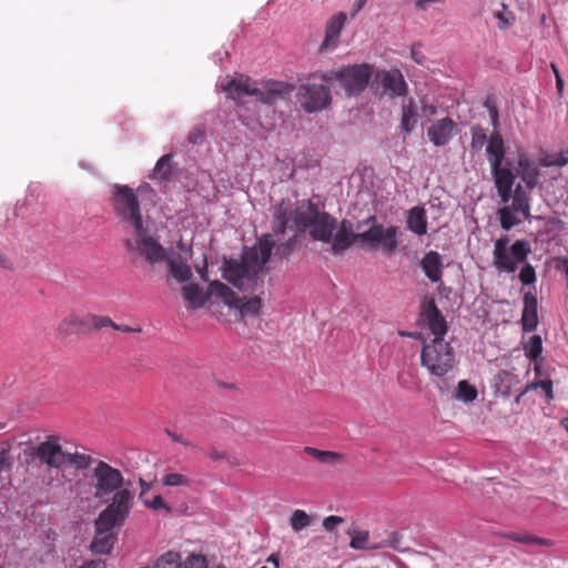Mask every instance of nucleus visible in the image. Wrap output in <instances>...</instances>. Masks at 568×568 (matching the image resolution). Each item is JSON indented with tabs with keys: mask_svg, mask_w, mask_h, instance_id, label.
Segmentation results:
<instances>
[{
	"mask_svg": "<svg viewBox=\"0 0 568 568\" xmlns=\"http://www.w3.org/2000/svg\"><path fill=\"white\" fill-rule=\"evenodd\" d=\"M422 113L426 118L434 116L437 113V108L433 104L424 103L422 106Z\"/></svg>",
	"mask_w": 568,
	"mask_h": 568,
	"instance_id": "bf43d9fd",
	"label": "nucleus"
},
{
	"mask_svg": "<svg viewBox=\"0 0 568 568\" xmlns=\"http://www.w3.org/2000/svg\"><path fill=\"white\" fill-rule=\"evenodd\" d=\"M367 222H372L371 227L362 233H357L358 242L365 243L374 248H382L387 254H393L397 246L398 227L390 225L385 227L377 223L375 216H369Z\"/></svg>",
	"mask_w": 568,
	"mask_h": 568,
	"instance_id": "9d476101",
	"label": "nucleus"
},
{
	"mask_svg": "<svg viewBox=\"0 0 568 568\" xmlns=\"http://www.w3.org/2000/svg\"><path fill=\"white\" fill-rule=\"evenodd\" d=\"M175 171L176 168L173 163V155L164 154L158 160L150 174V179L158 182H169L175 176Z\"/></svg>",
	"mask_w": 568,
	"mask_h": 568,
	"instance_id": "a878e982",
	"label": "nucleus"
},
{
	"mask_svg": "<svg viewBox=\"0 0 568 568\" xmlns=\"http://www.w3.org/2000/svg\"><path fill=\"white\" fill-rule=\"evenodd\" d=\"M501 202L507 203L511 199L513 189H497Z\"/></svg>",
	"mask_w": 568,
	"mask_h": 568,
	"instance_id": "052dcab7",
	"label": "nucleus"
},
{
	"mask_svg": "<svg viewBox=\"0 0 568 568\" xmlns=\"http://www.w3.org/2000/svg\"><path fill=\"white\" fill-rule=\"evenodd\" d=\"M505 154L504 139L498 131H495L490 134L486 146V155L490 163V168L495 166L497 169V166L503 165Z\"/></svg>",
	"mask_w": 568,
	"mask_h": 568,
	"instance_id": "b1692460",
	"label": "nucleus"
},
{
	"mask_svg": "<svg viewBox=\"0 0 568 568\" xmlns=\"http://www.w3.org/2000/svg\"><path fill=\"white\" fill-rule=\"evenodd\" d=\"M205 139V126L203 124L195 125L187 135L191 144H201Z\"/></svg>",
	"mask_w": 568,
	"mask_h": 568,
	"instance_id": "8fccbe9b",
	"label": "nucleus"
},
{
	"mask_svg": "<svg viewBox=\"0 0 568 568\" xmlns=\"http://www.w3.org/2000/svg\"><path fill=\"white\" fill-rule=\"evenodd\" d=\"M510 209H513L517 213H521L526 220L531 219L530 197L521 185H518L515 189Z\"/></svg>",
	"mask_w": 568,
	"mask_h": 568,
	"instance_id": "c85d7f7f",
	"label": "nucleus"
},
{
	"mask_svg": "<svg viewBox=\"0 0 568 568\" xmlns=\"http://www.w3.org/2000/svg\"><path fill=\"white\" fill-rule=\"evenodd\" d=\"M416 123L417 114L415 111V103L413 99H408L402 106L400 130L408 134L413 131Z\"/></svg>",
	"mask_w": 568,
	"mask_h": 568,
	"instance_id": "c756f323",
	"label": "nucleus"
},
{
	"mask_svg": "<svg viewBox=\"0 0 568 568\" xmlns=\"http://www.w3.org/2000/svg\"><path fill=\"white\" fill-rule=\"evenodd\" d=\"M346 19V13L338 12L326 22L325 37L318 48L320 53H324L337 48L339 43V36L345 26Z\"/></svg>",
	"mask_w": 568,
	"mask_h": 568,
	"instance_id": "4468645a",
	"label": "nucleus"
},
{
	"mask_svg": "<svg viewBox=\"0 0 568 568\" xmlns=\"http://www.w3.org/2000/svg\"><path fill=\"white\" fill-rule=\"evenodd\" d=\"M28 465L38 463L49 469H64L73 467L75 470H84L91 467L93 458L80 452L63 449L62 438L59 435H47L43 440L30 445L24 449Z\"/></svg>",
	"mask_w": 568,
	"mask_h": 568,
	"instance_id": "7ed1b4c3",
	"label": "nucleus"
},
{
	"mask_svg": "<svg viewBox=\"0 0 568 568\" xmlns=\"http://www.w3.org/2000/svg\"><path fill=\"white\" fill-rule=\"evenodd\" d=\"M89 332L88 316L81 317L74 313L68 314L58 325V333L63 337Z\"/></svg>",
	"mask_w": 568,
	"mask_h": 568,
	"instance_id": "a211bd4d",
	"label": "nucleus"
},
{
	"mask_svg": "<svg viewBox=\"0 0 568 568\" xmlns=\"http://www.w3.org/2000/svg\"><path fill=\"white\" fill-rule=\"evenodd\" d=\"M470 133H471V141H470L471 150H474V151L481 150L484 144L487 141L486 130L483 126L476 124V125L471 126Z\"/></svg>",
	"mask_w": 568,
	"mask_h": 568,
	"instance_id": "4c0bfd02",
	"label": "nucleus"
},
{
	"mask_svg": "<svg viewBox=\"0 0 568 568\" xmlns=\"http://www.w3.org/2000/svg\"><path fill=\"white\" fill-rule=\"evenodd\" d=\"M407 229L419 236L427 233V214L423 206H414L408 211Z\"/></svg>",
	"mask_w": 568,
	"mask_h": 568,
	"instance_id": "cd10ccee",
	"label": "nucleus"
},
{
	"mask_svg": "<svg viewBox=\"0 0 568 568\" xmlns=\"http://www.w3.org/2000/svg\"><path fill=\"white\" fill-rule=\"evenodd\" d=\"M525 355L536 362L542 352V339L539 335H532L527 343L524 344Z\"/></svg>",
	"mask_w": 568,
	"mask_h": 568,
	"instance_id": "f704fd0d",
	"label": "nucleus"
},
{
	"mask_svg": "<svg viewBox=\"0 0 568 568\" xmlns=\"http://www.w3.org/2000/svg\"><path fill=\"white\" fill-rule=\"evenodd\" d=\"M166 434L175 443H180V444H182L185 447L196 448L195 446L192 445V443L190 440L184 439L181 435H179L176 433L166 430Z\"/></svg>",
	"mask_w": 568,
	"mask_h": 568,
	"instance_id": "13d9d810",
	"label": "nucleus"
},
{
	"mask_svg": "<svg viewBox=\"0 0 568 568\" xmlns=\"http://www.w3.org/2000/svg\"><path fill=\"white\" fill-rule=\"evenodd\" d=\"M498 216L500 221V226L505 231L511 230L514 226L520 224V219L515 215V211L509 206H504L498 210Z\"/></svg>",
	"mask_w": 568,
	"mask_h": 568,
	"instance_id": "e433bc0d",
	"label": "nucleus"
},
{
	"mask_svg": "<svg viewBox=\"0 0 568 568\" xmlns=\"http://www.w3.org/2000/svg\"><path fill=\"white\" fill-rule=\"evenodd\" d=\"M491 174L494 176L496 189H513L515 182V175L513 172L503 168V165L491 168Z\"/></svg>",
	"mask_w": 568,
	"mask_h": 568,
	"instance_id": "7c9ffc66",
	"label": "nucleus"
},
{
	"mask_svg": "<svg viewBox=\"0 0 568 568\" xmlns=\"http://www.w3.org/2000/svg\"><path fill=\"white\" fill-rule=\"evenodd\" d=\"M91 469L90 485L93 488V496L99 500H110L113 503L115 496L120 493H129V513H131L134 494L128 487H124V476L118 468L112 467L104 460H94Z\"/></svg>",
	"mask_w": 568,
	"mask_h": 568,
	"instance_id": "423d86ee",
	"label": "nucleus"
},
{
	"mask_svg": "<svg viewBox=\"0 0 568 568\" xmlns=\"http://www.w3.org/2000/svg\"><path fill=\"white\" fill-rule=\"evenodd\" d=\"M509 237L503 236L495 241L493 251V265L499 272L514 273L520 263L526 262L531 253V245L527 240H516L510 247Z\"/></svg>",
	"mask_w": 568,
	"mask_h": 568,
	"instance_id": "6e6552de",
	"label": "nucleus"
},
{
	"mask_svg": "<svg viewBox=\"0 0 568 568\" xmlns=\"http://www.w3.org/2000/svg\"><path fill=\"white\" fill-rule=\"evenodd\" d=\"M510 538L513 540L519 541L521 544H539V545H546L547 542L540 538L530 536V535H518V534H511Z\"/></svg>",
	"mask_w": 568,
	"mask_h": 568,
	"instance_id": "864d4df0",
	"label": "nucleus"
},
{
	"mask_svg": "<svg viewBox=\"0 0 568 568\" xmlns=\"http://www.w3.org/2000/svg\"><path fill=\"white\" fill-rule=\"evenodd\" d=\"M373 67L368 63L353 64L331 73H322L320 79L329 82L336 79L347 95H358L368 85Z\"/></svg>",
	"mask_w": 568,
	"mask_h": 568,
	"instance_id": "1a4fd4ad",
	"label": "nucleus"
},
{
	"mask_svg": "<svg viewBox=\"0 0 568 568\" xmlns=\"http://www.w3.org/2000/svg\"><path fill=\"white\" fill-rule=\"evenodd\" d=\"M485 106L488 109L491 125L494 126V129H497L499 126L498 109L489 100L485 102Z\"/></svg>",
	"mask_w": 568,
	"mask_h": 568,
	"instance_id": "5fc2aeb1",
	"label": "nucleus"
},
{
	"mask_svg": "<svg viewBox=\"0 0 568 568\" xmlns=\"http://www.w3.org/2000/svg\"><path fill=\"white\" fill-rule=\"evenodd\" d=\"M197 273L201 277V280H203L204 282H209V275H207V265L206 263L204 264L203 267H197Z\"/></svg>",
	"mask_w": 568,
	"mask_h": 568,
	"instance_id": "774afa93",
	"label": "nucleus"
},
{
	"mask_svg": "<svg viewBox=\"0 0 568 568\" xmlns=\"http://www.w3.org/2000/svg\"><path fill=\"white\" fill-rule=\"evenodd\" d=\"M161 481L168 487H190L192 483L191 478L181 473H165Z\"/></svg>",
	"mask_w": 568,
	"mask_h": 568,
	"instance_id": "c9c22d12",
	"label": "nucleus"
},
{
	"mask_svg": "<svg viewBox=\"0 0 568 568\" xmlns=\"http://www.w3.org/2000/svg\"><path fill=\"white\" fill-rule=\"evenodd\" d=\"M287 223L284 220H273V232L264 234L257 244L244 254L241 261H225L223 278L240 290H246L254 285L277 243V239L274 237L285 233Z\"/></svg>",
	"mask_w": 568,
	"mask_h": 568,
	"instance_id": "f03ea898",
	"label": "nucleus"
},
{
	"mask_svg": "<svg viewBox=\"0 0 568 568\" xmlns=\"http://www.w3.org/2000/svg\"><path fill=\"white\" fill-rule=\"evenodd\" d=\"M113 329L125 332V333H131V332L140 333L141 332V328H139V327L138 328H133V327H130L128 325L116 324V323H114Z\"/></svg>",
	"mask_w": 568,
	"mask_h": 568,
	"instance_id": "e2e57ef3",
	"label": "nucleus"
},
{
	"mask_svg": "<svg viewBox=\"0 0 568 568\" xmlns=\"http://www.w3.org/2000/svg\"><path fill=\"white\" fill-rule=\"evenodd\" d=\"M179 568H206V558L200 554H191L184 561L179 560Z\"/></svg>",
	"mask_w": 568,
	"mask_h": 568,
	"instance_id": "a19ab883",
	"label": "nucleus"
},
{
	"mask_svg": "<svg viewBox=\"0 0 568 568\" xmlns=\"http://www.w3.org/2000/svg\"><path fill=\"white\" fill-rule=\"evenodd\" d=\"M111 205L116 217L132 227V235L124 240L125 248L130 253L143 257L146 262L163 258L161 243L144 226L141 204L135 191L129 185L114 184Z\"/></svg>",
	"mask_w": 568,
	"mask_h": 568,
	"instance_id": "f257e3e1",
	"label": "nucleus"
},
{
	"mask_svg": "<svg viewBox=\"0 0 568 568\" xmlns=\"http://www.w3.org/2000/svg\"><path fill=\"white\" fill-rule=\"evenodd\" d=\"M420 267L430 282L438 283L442 281L444 264L438 252L429 251L425 253L420 261Z\"/></svg>",
	"mask_w": 568,
	"mask_h": 568,
	"instance_id": "aec40b11",
	"label": "nucleus"
},
{
	"mask_svg": "<svg viewBox=\"0 0 568 568\" xmlns=\"http://www.w3.org/2000/svg\"><path fill=\"white\" fill-rule=\"evenodd\" d=\"M182 293L191 308L202 307L211 296H215V294L210 293V286L207 287V293L204 294L202 287L194 283L183 286Z\"/></svg>",
	"mask_w": 568,
	"mask_h": 568,
	"instance_id": "bb28decb",
	"label": "nucleus"
},
{
	"mask_svg": "<svg viewBox=\"0 0 568 568\" xmlns=\"http://www.w3.org/2000/svg\"><path fill=\"white\" fill-rule=\"evenodd\" d=\"M457 133V124L448 116L435 121L427 130L429 141L436 146L446 145Z\"/></svg>",
	"mask_w": 568,
	"mask_h": 568,
	"instance_id": "2eb2a0df",
	"label": "nucleus"
},
{
	"mask_svg": "<svg viewBox=\"0 0 568 568\" xmlns=\"http://www.w3.org/2000/svg\"><path fill=\"white\" fill-rule=\"evenodd\" d=\"M519 168L521 169L523 180L529 187H534L539 176L538 169L531 165L530 161L527 159L519 160Z\"/></svg>",
	"mask_w": 568,
	"mask_h": 568,
	"instance_id": "473e14b6",
	"label": "nucleus"
},
{
	"mask_svg": "<svg viewBox=\"0 0 568 568\" xmlns=\"http://www.w3.org/2000/svg\"><path fill=\"white\" fill-rule=\"evenodd\" d=\"M537 387L541 388V390L545 392L548 400H551L554 398L552 382L550 379L532 382L526 386V390H530Z\"/></svg>",
	"mask_w": 568,
	"mask_h": 568,
	"instance_id": "09e8293b",
	"label": "nucleus"
},
{
	"mask_svg": "<svg viewBox=\"0 0 568 568\" xmlns=\"http://www.w3.org/2000/svg\"><path fill=\"white\" fill-rule=\"evenodd\" d=\"M293 215L292 205L290 201H281V203L274 209L273 220L290 221Z\"/></svg>",
	"mask_w": 568,
	"mask_h": 568,
	"instance_id": "c03bdc74",
	"label": "nucleus"
},
{
	"mask_svg": "<svg viewBox=\"0 0 568 568\" xmlns=\"http://www.w3.org/2000/svg\"><path fill=\"white\" fill-rule=\"evenodd\" d=\"M144 505L149 508H152L154 510L164 509L168 513L172 511V507L169 506L162 496L158 495L155 496L151 501L143 500Z\"/></svg>",
	"mask_w": 568,
	"mask_h": 568,
	"instance_id": "3c124183",
	"label": "nucleus"
},
{
	"mask_svg": "<svg viewBox=\"0 0 568 568\" xmlns=\"http://www.w3.org/2000/svg\"><path fill=\"white\" fill-rule=\"evenodd\" d=\"M221 89L229 99L240 102L246 95L255 97L263 104L273 105L294 90V85L276 80H265L252 83L250 77L239 74L235 78H226L221 83Z\"/></svg>",
	"mask_w": 568,
	"mask_h": 568,
	"instance_id": "39448f33",
	"label": "nucleus"
},
{
	"mask_svg": "<svg viewBox=\"0 0 568 568\" xmlns=\"http://www.w3.org/2000/svg\"><path fill=\"white\" fill-rule=\"evenodd\" d=\"M207 457L214 462L227 459V454L225 452H221L215 447H210L207 453Z\"/></svg>",
	"mask_w": 568,
	"mask_h": 568,
	"instance_id": "4d7b16f0",
	"label": "nucleus"
},
{
	"mask_svg": "<svg viewBox=\"0 0 568 568\" xmlns=\"http://www.w3.org/2000/svg\"><path fill=\"white\" fill-rule=\"evenodd\" d=\"M80 568H105V562L103 560H91L83 564Z\"/></svg>",
	"mask_w": 568,
	"mask_h": 568,
	"instance_id": "680f3d73",
	"label": "nucleus"
},
{
	"mask_svg": "<svg viewBox=\"0 0 568 568\" xmlns=\"http://www.w3.org/2000/svg\"><path fill=\"white\" fill-rule=\"evenodd\" d=\"M371 89L375 95L394 99L406 95L407 83L398 69L379 70L373 77Z\"/></svg>",
	"mask_w": 568,
	"mask_h": 568,
	"instance_id": "f8f14e48",
	"label": "nucleus"
},
{
	"mask_svg": "<svg viewBox=\"0 0 568 568\" xmlns=\"http://www.w3.org/2000/svg\"><path fill=\"white\" fill-rule=\"evenodd\" d=\"M12 468V456L9 449L0 450V475Z\"/></svg>",
	"mask_w": 568,
	"mask_h": 568,
	"instance_id": "603ef678",
	"label": "nucleus"
},
{
	"mask_svg": "<svg viewBox=\"0 0 568 568\" xmlns=\"http://www.w3.org/2000/svg\"><path fill=\"white\" fill-rule=\"evenodd\" d=\"M318 204L312 201L302 202L294 211V222L296 226L307 229L323 214Z\"/></svg>",
	"mask_w": 568,
	"mask_h": 568,
	"instance_id": "412c9836",
	"label": "nucleus"
},
{
	"mask_svg": "<svg viewBox=\"0 0 568 568\" xmlns=\"http://www.w3.org/2000/svg\"><path fill=\"white\" fill-rule=\"evenodd\" d=\"M514 379V375L508 371H500L496 376V382L499 387V392L504 396H508L510 393L511 382Z\"/></svg>",
	"mask_w": 568,
	"mask_h": 568,
	"instance_id": "ea45409f",
	"label": "nucleus"
},
{
	"mask_svg": "<svg viewBox=\"0 0 568 568\" xmlns=\"http://www.w3.org/2000/svg\"><path fill=\"white\" fill-rule=\"evenodd\" d=\"M296 98L302 108L308 113L322 111L332 101L329 88L315 83L301 84Z\"/></svg>",
	"mask_w": 568,
	"mask_h": 568,
	"instance_id": "ddd939ff",
	"label": "nucleus"
},
{
	"mask_svg": "<svg viewBox=\"0 0 568 568\" xmlns=\"http://www.w3.org/2000/svg\"><path fill=\"white\" fill-rule=\"evenodd\" d=\"M130 498L129 493L118 494L114 501L109 503L94 520L95 535L90 546L94 554L111 552L121 527L130 516Z\"/></svg>",
	"mask_w": 568,
	"mask_h": 568,
	"instance_id": "20e7f679",
	"label": "nucleus"
},
{
	"mask_svg": "<svg viewBox=\"0 0 568 568\" xmlns=\"http://www.w3.org/2000/svg\"><path fill=\"white\" fill-rule=\"evenodd\" d=\"M538 325L537 298L531 293L524 295V310L521 315V326L525 332H532Z\"/></svg>",
	"mask_w": 568,
	"mask_h": 568,
	"instance_id": "393cba45",
	"label": "nucleus"
},
{
	"mask_svg": "<svg viewBox=\"0 0 568 568\" xmlns=\"http://www.w3.org/2000/svg\"><path fill=\"white\" fill-rule=\"evenodd\" d=\"M434 0H416L415 6L419 10H426Z\"/></svg>",
	"mask_w": 568,
	"mask_h": 568,
	"instance_id": "338daca9",
	"label": "nucleus"
},
{
	"mask_svg": "<svg viewBox=\"0 0 568 568\" xmlns=\"http://www.w3.org/2000/svg\"><path fill=\"white\" fill-rule=\"evenodd\" d=\"M422 316L426 321L428 329L434 338H444L448 331L447 322L436 306L435 301H429L422 311Z\"/></svg>",
	"mask_w": 568,
	"mask_h": 568,
	"instance_id": "dca6fc26",
	"label": "nucleus"
},
{
	"mask_svg": "<svg viewBox=\"0 0 568 568\" xmlns=\"http://www.w3.org/2000/svg\"><path fill=\"white\" fill-rule=\"evenodd\" d=\"M88 316V323L90 325L91 329H101L104 327H112L114 325V322L109 316L103 315H93L89 314Z\"/></svg>",
	"mask_w": 568,
	"mask_h": 568,
	"instance_id": "37998d69",
	"label": "nucleus"
},
{
	"mask_svg": "<svg viewBox=\"0 0 568 568\" xmlns=\"http://www.w3.org/2000/svg\"><path fill=\"white\" fill-rule=\"evenodd\" d=\"M349 546L353 549L377 550L386 547L394 548V544L389 539L381 540L378 542H372L369 540V532L367 530H353L352 532H349Z\"/></svg>",
	"mask_w": 568,
	"mask_h": 568,
	"instance_id": "5701e85b",
	"label": "nucleus"
},
{
	"mask_svg": "<svg viewBox=\"0 0 568 568\" xmlns=\"http://www.w3.org/2000/svg\"><path fill=\"white\" fill-rule=\"evenodd\" d=\"M455 362V351L444 338H433L423 345L420 364L433 376L445 377L454 369Z\"/></svg>",
	"mask_w": 568,
	"mask_h": 568,
	"instance_id": "0eeeda50",
	"label": "nucleus"
},
{
	"mask_svg": "<svg viewBox=\"0 0 568 568\" xmlns=\"http://www.w3.org/2000/svg\"><path fill=\"white\" fill-rule=\"evenodd\" d=\"M296 243H297L296 236H292V237H290L288 240H286L285 242H282V243H280V241L277 240V243L274 246L275 254L281 256V257L290 256L293 253V251L295 250Z\"/></svg>",
	"mask_w": 568,
	"mask_h": 568,
	"instance_id": "79ce46f5",
	"label": "nucleus"
},
{
	"mask_svg": "<svg viewBox=\"0 0 568 568\" xmlns=\"http://www.w3.org/2000/svg\"><path fill=\"white\" fill-rule=\"evenodd\" d=\"M551 69H552L554 73H555V77H556V87H557L558 91L561 92L562 88H564V81H562V79H561V77L559 74V71H558L557 67L554 63L551 64Z\"/></svg>",
	"mask_w": 568,
	"mask_h": 568,
	"instance_id": "0e129e2a",
	"label": "nucleus"
},
{
	"mask_svg": "<svg viewBox=\"0 0 568 568\" xmlns=\"http://www.w3.org/2000/svg\"><path fill=\"white\" fill-rule=\"evenodd\" d=\"M336 230V219L324 212L321 216L310 226L311 236L324 243H329L334 231Z\"/></svg>",
	"mask_w": 568,
	"mask_h": 568,
	"instance_id": "f3484780",
	"label": "nucleus"
},
{
	"mask_svg": "<svg viewBox=\"0 0 568 568\" xmlns=\"http://www.w3.org/2000/svg\"><path fill=\"white\" fill-rule=\"evenodd\" d=\"M456 397L467 403L473 402L477 397V389L467 381H460L458 383Z\"/></svg>",
	"mask_w": 568,
	"mask_h": 568,
	"instance_id": "58836bf2",
	"label": "nucleus"
},
{
	"mask_svg": "<svg viewBox=\"0 0 568 568\" xmlns=\"http://www.w3.org/2000/svg\"><path fill=\"white\" fill-rule=\"evenodd\" d=\"M344 519L339 516H328L323 520V527L326 531H333L337 525L342 524Z\"/></svg>",
	"mask_w": 568,
	"mask_h": 568,
	"instance_id": "6e6d98bb",
	"label": "nucleus"
},
{
	"mask_svg": "<svg viewBox=\"0 0 568 568\" xmlns=\"http://www.w3.org/2000/svg\"><path fill=\"white\" fill-rule=\"evenodd\" d=\"M139 484H140V487H141V493H140V496L143 497L151 488V484L150 483H146L144 479L140 478L139 479Z\"/></svg>",
	"mask_w": 568,
	"mask_h": 568,
	"instance_id": "69168bd1",
	"label": "nucleus"
},
{
	"mask_svg": "<svg viewBox=\"0 0 568 568\" xmlns=\"http://www.w3.org/2000/svg\"><path fill=\"white\" fill-rule=\"evenodd\" d=\"M210 293L215 294L225 305L236 308L242 318L255 317L260 314L262 300L258 296L240 297L227 285L217 280L210 282Z\"/></svg>",
	"mask_w": 568,
	"mask_h": 568,
	"instance_id": "9b49d317",
	"label": "nucleus"
},
{
	"mask_svg": "<svg viewBox=\"0 0 568 568\" xmlns=\"http://www.w3.org/2000/svg\"><path fill=\"white\" fill-rule=\"evenodd\" d=\"M503 10L495 12V18L499 20V28L506 29L507 27L511 26L515 21L514 13L509 10H507L506 6L501 4Z\"/></svg>",
	"mask_w": 568,
	"mask_h": 568,
	"instance_id": "de8ad7c7",
	"label": "nucleus"
},
{
	"mask_svg": "<svg viewBox=\"0 0 568 568\" xmlns=\"http://www.w3.org/2000/svg\"><path fill=\"white\" fill-rule=\"evenodd\" d=\"M518 277L524 285L534 284L537 280L534 266L530 263H525L520 268Z\"/></svg>",
	"mask_w": 568,
	"mask_h": 568,
	"instance_id": "a18cd8bd",
	"label": "nucleus"
},
{
	"mask_svg": "<svg viewBox=\"0 0 568 568\" xmlns=\"http://www.w3.org/2000/svg\"><path fill=\"white\" fill-rule=\"evenodd\" d=\"M542 166H565L567 165V159L565 151H560L558 154L547 155L540 160Z\"/></svg>",
	"mask_w": 568,
	"mask_h": 568,
	"instance_id": "49530a36",
	"label": "nucleus"
},
{
	"mask_svg": "<svg viewBox=\"0 0 568 568\" xmlns=\"http://www.w3.org/2000/svg\"><path fill=\"white\" fill-rule=\"evenodd\" d=\"M357 233L352 231V225L347 221H342L339 229L335 235L332 236V251L334 254H338L347 250L353 242H358L356 237Z\"/></svg>",
	"mask_w": 568,
	"mask_h": 568,
	"instance_id": "4be33fe9",
	"label": "nucleus"
},
{
	"mask_svg": "<svg viewBox=\"0 0 568 568\" xmlns=\"http://www.w3.org/2000/svg\"><path fill=\"white\" fill-rule=\"evenodd\" d=\"M304 453L315 458L322 464L334 465L342 460L343 456L335 452L321 450L314 447L306 446Z\"/></svg>",
	"mask_w": 568,
	"mask_h": 568,
	"instance_id": "2f4dec72",
	"label": "nucleus"
},
{
	"mask_svg": "<svg viewBox=\"0 0 568 568\" xmlns=\"http://www.w3.org/2000/svg\"><path fill=\"white\" fill-rule=\"evenodd\" d=\"M163 258L154 262H148L151 265H154L156 263L166 262L169 265V271L172 277H174L178 282H187L192 276L191 267L187 265V263L181 257L178 256L176 258H172L168 255V251L165 247L162 246Z\"/></svg>",
	"mask_w": 568,
	"mask_h": 568,
	"instance_id": "6ab92c4d",
	"label": "nucleus"
},
{
	"mask_svg": "<svg viewBox=\"0 0 568 568\" xmlns=\"http://www.w3.org/2000/svg\"><path fill=\"white\" fill-rule=\"evenodd\" d=\"M312 524V517L302 509H296L293 511L290 518L291 528L295 532H300Z\"/></svg>",
	"mask_w": 568,
	"mask_h": 568,
	"instance_id": "72a5a7b5",
	"label": "nucleus"
}]
</instances>
